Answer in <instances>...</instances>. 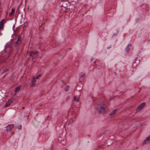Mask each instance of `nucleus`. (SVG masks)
Listing matches in <instances>:
<instances>
[{"label":"nucleus","mask_w":150,"mask_h":150,"mask_svg":"<svg viewBox=\"0 0 150 150\" xmlns=\"http://www.w3.org/2000/svg\"><path fill=\"white\" fill-rule=\"evenodd\" d=\"M131 45L130 44H129L126 47L125 50L127 52H128V51L131 49Z\"/></svg>","instance_id":"obj_10"},{"label":"nucleus","mask_w":150,"mask_h":150,"mask_svg":"<svg viewBox=\"0 0 150 150\" xmlns=\"http://www.w3.org/2000/svg\"><path fill=\"white\" fill-rule=\"evenodd\" d=\"M21 87V86H19L17 87L16 88L15 91V93H17L20 90Z\"/></svg>","instance_id":"obj_11"},{"label":"nucleus","mask_w":150,"mask_h":150,"mask_svg":"<svg viewBox=\"0 0 150 150\" xmlns=\"http://www.w3.org/2000/svg\"><path fill=\"white\" fill-rule=\"evenodd\" d=\"M4 47H5V48H6V45L4 46Z\"/></svg>","instance_id":"obj_31"},{"label":"nucleus","mask_w":150,"mask_h":150,"mask_svg":"<svg viewBox=\"0 0 150 150\" xmlns=\"http://www.w3.org/2000/svg\"><path fill=\"white\" fill-rule=\"evenodd\" d=\"M81 95V93H80L79 95Z\"/></svg>","instance_id":"obj_33"},{"label":"nucleus","mask_w":150,"mask_h":150,"mask_svg":"<svg viewBox=\"0 0 150 150\" xmlns=\"http://www.w3.org/2000/svg\"><path fill=\"white\" fill-rule=\"evenodd\" d=\"M4 19H2L0 22V25H3V24H4Z\"/></svg>","instance_id":"obj_21"},{"label":"nucleus","mask_w":150,"mask_h":150,"mask_svg":"<svg viewBox=\"0 0 150 150\" xmlns=\"http://www.w3.org/2000/svg\"><path fill=\"white\" fill-rule=\"evenodd\" d=\"M42 75V74H40L38 75V76H37L36 77H35L36 79H38L39 77L40 76H41Z\"/></svg>","instance_id":"obj_23"},{"label":"nucleus","mask_w":150,"mask_h":150,"mask_svg":"<svg viewBox=\"0 0 150 150\" xmlns=\"http://www.w3.org/2000/svg\"><path fill=\"white\" fill-rule=\"evenodd\" d=\"M146 139V140L148 142H149L150 140V135H149L148 137H147Z\"/></svg>","instance_id":"obj_18"},{"label":"nucleus","mask_w":150,"mask_h":150,"mask_svg":"<svg viewBox=\"0 0 150 150\" xmlns=\"http://www.w3.org/2000/svg\"><path fill=\"white\" fill-rule=\"evenodd\" d=\"M27 21L26 19H25V18H22L21 21V24H23H23L25 25L26 24L27 22H26Z\"/></svg>","instance_id":"obj_9"},{"label":"nucleus","mask_w":150,"mask_h":150,"mask_svg":"<svg viewBox=\"0 0 150 150\" xmlns=\"http://www.w3.org/2000/svg\"><path fill=\"white\" fill-rule=\"evenodd\" d=\"M2 34V33H1L0 32V35H1Z\"/></svg>","instance_id":"obj_29"},{"label":"nucleus","mask_w":150,"mask_h":150,"mask_svg":"<svg viewBox=\"0 0 150 150\" xmlns=\"http://www.w3.org/2000/svg\"><path fill=\"white\" fill-rule=\"evenodd\" d=\"M15 9L14 8H12L11 11V12L9 14V15L10 16H12L15 12Z\"/></svg>","instance_id":"obj_14"},{"label":"nucleus","mask_w":150,"mask_h":150,"mask_svg":"<svg viewBox=\"0 0 150 150\" xmlns=\"http://www.w3.org/2000/svg\"><path fill=\"white\" fill-rule=\"evenodd\" d=\"M145 103H143L138 106L137 109V111H138L141 110L145 106Z\"/></svg>","instance_id":"obj_4"},{"label":"nucleus","mask_w":150,"mask_h":150,"mask_svg":"<svg viewBox=\"0 0 150 150\" xmlns=\"http://www.w3.org/2000/svg\"><path fill=\"white\" fill-rule=\"evenodd\" d=\"M59 140L61 142V143L63 144H65L66 141L64 137L62 138L61 137H59L58 138Z\"/></svg>","instance_id":"obj_3"},{"label":"nucleus","mask_w":150,"mask_h":150,"mask_svg":"<svg viewBox=\"0 0 150 150\" xmlns=\"http://www.w3.org/2000/svg\"><path fill=\"white\" fill-rule=\"evenodd\" d=\"M1 2H0V5H1Z\"/></svg>","instance_id":"obj_32"},{"label":"nucleus","mask_w":150,"mask_h":150,"mask_svg":"<svg viewBox=\"0 0 150 150\" xmlns=\"http://www.w3.org/2000/svg\"><path fill=\"white\" fill-rule=\"evenodd\" d=\"M82 88V87L79 85H77L76 86V90L79 91Z\"/></svg>","instance_id":"obj_16"},{"label":"nucleus","mask_w":150,"mask_h":150,"mask_svg":"<svg viewBox=\"0 0 150 150\" xmlns=\"http://www.w3.org/2000/svg\"><path fill=\"white\" fill-rule=\"evenodd\" d=\"M107 106L104 104H100L98 105L97 110L100 114H103L105 112V108Z\"/></svg>","instance_id":"obj_1"},{"label":"nucleus","mask_w":150,"mask_h":150,"mask_svg":"<svg viewBox=\"0 0 150 150\" xmlns=\"http://www.w3.org/2000/svg\"><path fill=\"white\" fill-rule=\"evenodd\" d=\"M69 86H66L65 88V91H67L69 89Z\"/></svg>","instance_id":"obj_22"},{"label":"nucleus","mask_w":150,"mask_h":150,"mask_svg":"<svg viewBox=\"0 0 150 150\" xmlns=\"http://www.w3.org/2000/svg\"><path fill=\"white\" fill-rule=\"evenodd\" d=\"M21 39V37L20 36H19L18 38L17 41L15 43V46L19 45H20Z\"/></svg>","instance_id":"obj_5"},{"label":"nucleus","mask_w":150,"mask_h":150,"mask_svg":"<svg viewBox=\"0 0 150 150\" xmlns=\"http://www.w3.org/2000/svg\"><path fill=\"white\" fill-rule=\"evenodd\" d=\"M21 125H19L18 126V128L19 129H21Z\"/></svg>","instance_id":"obj_26"},{"label":"nucleus","mask_w":150,"mask_h":150,"mask_svg":"<svg viewBox=\"0 0 150 150\" xmlns=\"http://www.w3.org/2000/svg\"><path fill=\"white\" fill-rule=\"evenodd\" d=\"M14 125V124L8 125V126L6 127V131L7 132H10L13 128Z\"/></svg>","instance_id":"obj_2"},{"label":"nucleus","mask_w":150,"mask_h":150,"mask_svg":"<svg viewBox=\"0 0 150 150\" xmlns=\"http://www.w3.org/2000/svg\"><path fill=\"white\" fill-rule=\"evenodd\" d=\"M3 25H0V30H1V29H3Z\"/></svg>","instance_id":"obj_25"},{"label":"nucleus","mask_w":150,"mask_h":150,"mask_svg":"<svg viewBox=\"0 0 150 150\" xmlns=\"http://www.w3.org/2000/svg\"><path fill=\"white\" fill-rule=\"evenodd\" d=\"M11 100H8V102L6 103V104L4 106V107H6L8 106L9 105L11 104Z\"/></svg>","instance_id":"obj_12"},{"label":"nucleus","mask_w":150,"mask_h":150,"mask_svg":"<svg viewBox=\"0 0 150 150\" xmlns=\"http://www.w3.org/2000/svg\"><path fill=\"white\" fill-rule=\"evenodd\" d=\"M113 35L115 36V35H115V34H113Z\"/></svg>","instance_id":"obj_30"},{"label":"nucleus","mask_w":150,"mask_h":150,"mask_svg":"<svg viewBox=\"0 0 150 150\" xmlns=\"http://www.w3.org/2000/svg\"><path fill=\"white\" fill-rule=\"evenodd\" d=\"M62 1L63 2L66 3L65 4H66L67 6H69L70 5V4L69 3L70 1H71V0H62Z\"/></svg>","instance_id":"obj_7"},{"label":"nucleus","mask_w":150,"mask_h":150,"mask_svg":"<svg viewBox=\"0 0 150 150\" xmlns=\"http://www.w3.org/2000/svg\"><path fill=\"white\" fill-rule=\"evenodd\" d=\"M146 139V140L148 142H149L150 140V135H149L148 137H147Z\"/></svg>","instance_id":"obj_19"},{"label":"nucleus","mask_w":150,"mask_h":150,"mask_svg":"<svg viewBox=\"0 0 150 150\" xmlns=\"http://www.w3.org/2000/svg\"><path fill=\"white\" fill-rule=\"evenodd\" d=\"M79 100V98L76 96H75L74 98V100H72V102L74 103V102H78Z\"/></svg>","instance_id":"obj_13"},{"label":"nucleus","mask_w":150,"mask_h":150,"mask_svg":"<svg viewBox=\"0 0 150 150\" xmlns=\"http://www.w3.org/2000/svg\"><path fill=\"white\" fill-rule=\"evenodd\" d=\"M8 70V68H6L2 72L1 74H3L5 73V72L7 71Z\"/></svg>","instance_id":"obj_17"},{"label":"nucleus","mask_w":150,"mask_h":150,"mask_svg":"<svg viewBox=\"0 0 150 150\" xmlns=\"http://www.w3.org/2000/svg\"><path fill=\"white\" fill-rule=\"evenodd\" d=\"M36 79L35 77L33 78V79L31 81L32 83L31 86L32 87L34 86L35 85V83L34 82L36 81Z\"/></svg>","instance_id":"obj_6"},{"label":"nucleus","mask_w":150,"mask_h":150,"mask_svg":"<svg viewBox=\"0 0 150 150\" xmlns=\"http://www.w3.org/2000/svg\"><path fill=\"white\" fill-rule=\"evenodd\" d=\"M38 53V52L37 51H31L30 52V55L33 57V55H37Z\"/></svg>","instance_id":"obj_8"},{"label":"nucleus","mask_w":150,"mask_h":150,"mask_svg":"<svg viewBox=\"0 0 150 150\" xmlns=\"http://www.w3.org/2000/svg\"><path fill=\"white\" fill-rule=\"evenodd\" d=\"M148 142L146 140V139H145L143 141L142 144H143L144 145Z\"/></svg>","instance_id":"obj_20"},{"label":"nucleus","mask_w":150,"mask_h":150,"mask_svg":"<svg viewBox=\"0 0 150 150\" xmlns=\"http://www.w3.org/2000/svg\"><path fill=\"white\" fill-rule=\"evenodd\" d=\"M85 76V74L83 73H82L81 74L80 77H84Z\"/></svg>","instance_id":"obj_24"},{"label":"nucleus","mask_w":150,"mask_h":150,"mask_svg":"<svg viewBox=\"0 0 150 150\" xmlns=\"http://www.w3.org/2000/svg\"><path fill=\"white\" fill-rule=\"evenodd\" d=\"M117 110L116 109L113 110L109 114L110 115H112L115 114L117 112Z\"/></svg>","instance_id":"obj_15"},{"label":"nucleus","mask_w":150,"mask_h":150,"mask_svg":"<svg viewBox=\"0 0 150 150\" xmlns=\"http://www.w3.org/2000/svg\"><path fill=\"white\" fill-rule=\"evenodd\" d=\"M80 105V103L78 102V105L77 106V107H79Z\"/></svg>","instance_id":"obj_27"},{"label":"nucleus","mask_w":150,"mask_h":150,"mask_svg":"<svg viewBox=\"0 0 150 150\" xmlns=\"http://www.w3.org/2000/svg\"><path fill=\"white\" fill-rule=\"evenodd\" d=\"M11 133L12 134H14V132H12Z\"/></svg>","instance_id":"obj_28"}]
</instances>
